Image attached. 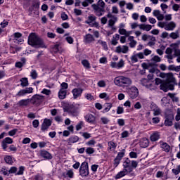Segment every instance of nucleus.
<instances>
[{"label": "nucleus", "mask_w": 180, "mask_h": 180, "mask_svg": "<svg viewBox=\"0 0 180 180\" xmlns=\"http://www.w3.org/2000/svg\"><path fill=\"white\" fill-rule=\"evenodd\" d=\"M27 42L29 45H31L34 48H46V45L43 39L39 38V37H38V35L34 32H32L29 35Z\"/></svg>", "instance_id": "obj_1"}, {"label": "nucleus", "mask_w": 180, "mask_h": 180, "mask_svg": "<svg viewBox=\"0 0 180 180\" xmlns=\"http://www.w3.org/2000/svg\"><path fill=\"white\" fill-rule=\"evenodd\" d=\"M63 176L64 177H70V179H72V177H74V172L72 169H70L66 172L63 173Z\"/></svg>", "instance_id": "obj_28"}, {"label": "nucleus", "mask_w": 180, "mask_h": 180, "mask_svg": "<svg viewBox=\"0 0 180 180\" xmlns=\"http://www.w3.org/2000/svg\"><path fill=\"white\" fill-rule=\"evenodd\" d=\"M53 51L55 52V53H58V52L62 53L63 49L60 45L56 44V45H54V46L53 47Z\"/></svg>", "instance_id": "obj_36"}, {"label": "nucleus", "mask_w": 180, "mask_h": 180, "mask_svg": "<svg viewBox=\"0 0 180 180\" xmlns=\"http://www.w3.org/2000/svg\"><path fill=\"white\" fill-rule=\"evenodd\" d=\"M25 171V166H20L19 169L16 172V175L23 174Z\"/></svg>", "instance_id": "obj_52"}, {"label": "nucleus", "mask_w": 180, "mask_h": 180, "mask_svg": "<svg viewBox=\"0 0 180 180\" xmlns=\"http://www.w3.org/2000/svg\"><path fill=\"white\" fill-rule=\"evenodd\" d=\"M141 83L143 86H145L147 89H149V90H156L157 86L154 83H151L147 80V79H143L141 81Z\"/></svg>", "instance_id": "obj_12"}, {"label": "nucleus", "mask_w": 180, "mask_h": 180, "mask_svg": "<svg viewBox=\"0 0 180 180\" xmlns=\"http://www.w3.org/2000/svg\"><path fill=\"white\" fill-rule=\"evenodd\" d=\"M128 94L131 98H136L139 94V89L136 86H131L128 90Z\"/></svg>", "instance_id": "obj_7"}, {"label": "nucleus", "mask_w": 180, "mask_h": 180, "mask_svg": "<svg viewBox=\"0 0 180 180\" xmlns=\"http://www.w3.org/2000/svg\"><path fill=\"white\" fill-rule=\"evenodd\" d=\"M176 27V22L171 21L170 22H166L165 30L166 31H174Z\"/></svg>", "instance_id": "obj_18"}, {"label": "nucleus", "mask_w": 180, "mask_h": 180, "mask_svg": "<svg viewBox=\"0 0 180 180\" xmlns=\"http://www.w3.org/2000/svg\"><path fill=\"white\" fill-rule=\"evenodd\" d=\"M139 162L137 160H130L129 158H127L123 162V167H124L125 174L133 172L134 169L138 167Z\"/></svg>", "instance_id": "obj_3"}, {"label": "nucleus", "mask_w": 180, "mask_h": 180, "mask_svg": "<svg viewBox=\"0 0 180 180\" xmlns=\"http://www.w3.org/2000/svg\"><path fill=\"white\" fill-rule=\"evenodd\" d=\"M44 100V96H40L39 94H34L32 96L30 101L32 104H40Z\"/></svg>", "instance_id": "obj_10"}, {"label": "nucleus", "mask_w": 180, "mask_h": 180, "mask_svg": "<svg viewBox=\"0 0 180 180\" xmlns=\"http://www.w3.org/2000/svg\"><path fill=\"white\" fill-rule=\"evenodd\" d=\"M98 4L101 7V8H102V10L103 11V15H104L105 13V3H104L103 0H98Z\"/></svg>", "instance_id": "obj_42"}, {"label": "nucleus", "mask_w": 180, "mask_h": 180, "mask_svg": "<svg viewBox=\"0 0 180 180\" xmlns=\"http://www.w3.org/2000/svg\"><path fill=\"white\" fill-rule=\"evenodd\" d=\"M40 155L42 158H44V159H52L53 156L50 152H48V150H46L45 149H42L40 150Z\"/></svg>", "instance_id": "obj_19"}, {"label": "nucleus", "mask_w": 180, "mask_h": 180, "mask_svg": "<svg viewBox=\"0 0 180 180\" xmlns=\"http://www.w3.org/2000/svg\"><path fill=\"white\" fill-rule=\"evenodd\" d=\"M179 37H180V34L179 31H175V32H171V34H169V37L172 38V39H178Z\"/></svg>", "instance_id": "obj_37"}, {"label": "nucleus", "mask_w": 180, "mask_h": 180, "mask_svg": "<svg viewBox=\"0 0 180 180\" xmlns=\"http://www.w3.org/2000/svg\"><path fill=\"white\" fill-rule=\"evenodd\" d=\"M100 98H105V100H109L110 97L108 96L107 93H101L99 94Z\"/></svg>", "instance_id": "obj_56"}, {"label": "nucleus", "mask_w": 180, "mask_h": 180, "mask_svg": "<svg viewBox=\"0 0 180 180\" xmlns=\"http://www.w3.org/2000/svg\"><path fill=\"white\" fill-rule=\"evenodd\" d=\"M17 170H18V169L15 166H12L8 170V176H9L10 173H15V174H16Z\"/></svg>", "instance_id": "obj_55"}, {"label": "nucleus", "mask_w": 180, "mask_h": 180, "mask_svg": "<svg viewBox=\"0 0 180 180\" xmlns=\"http://www.w3.org/2000/svg\"><path fill=\"white\" fill-rule=\"evenodd\" d=\"M82 64L83 65V66H84V68H86V69H90L91 68L90 63L86 59L82 60Z\"/></svg>", "instance_id": "obj_44"}, {"label": "nucleus", "mask_w": 180, "mask_h": 180, "mask_svg": "<svg viewBox=\"0 0 180 180\" xmlns=\"http://www.w3.org/2000/svg\"><path fill=\"white\" fill-rule=\"evenodd\" d=\"M120 38V35H119V34H115V37H112V39L111 41L112 45H117Z\"/></svg>", "instance_id": "obj_31"}, {"label": "nucleus", "mask_w": 180, "mask_h": 180, "mask_svg": "<svg viewBox=\"0 0 180 180\" xmlns=\"http://www.w3.org/2000/svg\"><path fill=\"white\" fill-rule=\"evenodd\" d=\"M114 83L119 87H129L131 86L133 81L130 77L126 76H117L114 79Z\"/></svg>", "instance_id": "obj_2"}, {"label": "nucleus", "mask_w": 180, "mask_h": 180, "mask_svg": "<svg viewBox=\"0 0 180 180\" xmlns=\"http://www.w3.org/2000/svg\"><path fill=\"white\" fill-rule=\"evenodd\" d=\"M124 176H126L125 167H124L123 169L121 170L120 172H118V173L115 176V179H120Z\"/></svg>", "instance_id": "obj_38"}, {"label": "nucleus", "mask_w": 180, "mask_h": 180, "mask_svg": "<svg viewBox=\"0 0 180 180\" xmlns=\"http://www.w3.org/2000/svg\"><path fill=\"white\" fill-rule=\"evenodd\" d=\"M41 93L43 94H46V96H50L51 94V90H49L48 89H43Z\"/></svg>", "instance_id": "obj_60"}, {"label": "nucleus", "mask_w": 180, "mask_h": 180, "mask_svg": "<svg viewBox=\"0 0 180 180\" xmlns=\"http://www.w3.org/2000/svg\"><path fill=\"white\" fill-rule=\"evenodd\" d=\"M79 104H75V105H72L69 110H68L69 114L70 115H73V117H77L79 114Z\"/></svg>", "instance_id": "obj_6"}, {"label": "nucleus", "mask_w": 180, "mask_h": 180, "mask_svg": "<svg viewBox=\"0 0 180 180\" xmlns=\"http://www.w3.org/2000/svg\"><path fill=\"white\" fill-rule=\"evenodd\" d=\"M39 6H40L39 1H38V0H34L32 6H33L34 8H39Z\"/></svg>", "instance_id": "obj_62"}, {"label": "nucleus", "mask_w": 180, "mask_h": 180, "mask_svg": "<svg viewBox=\"0 0 180 180\" xmlns=\"http://www.w3.org/2000/svg\"><path fill=\"white\" fill-rule=\"evenodd\" d=\"M148 38L150 39V41L148 43V45L149 46H153L154 45H155V37H151L150 35H148Z\"/></svg>", "instance_id": "obj_40"}, {"label": "nucleus", "mask_w": 180, "mask_h": 180, "mask_svg": "<svg viewBox=\"0 0 180 180\" xmlns=\"http://www.w3.org/2000/svg\"><path fill=\"white\" fill-rule=\"evenodd\" d=\"M176 121L180 120V108H177L176 115L175 117Z\"/></svg>", "instance_id": "obj_64"}, {"label": "nucleus", "mask_w": 180, "mask_h": 180, "mask_svg": "<svg viewBox=\"0 0 180 180\" xmlns=\"http://www.w3.org/2000/svg\"><path fill=\"white\" fill-rule=\"evenodd\" d=\"M112 107V103H106L105 104H104V108L103 110V112H108V111H110Z\"/></svg>", "instance_id": "obj_33"}, {"label": "nucleus", "mask_w": 180, "mask_h": 180, "mask_svg": "<svg viewBox=\"0 0 180 180\" xmlns=\"http://www.w3.org/2000/svg\"><path fill=\"white\" fill-rule=\"evenodd\" d=\"M30 93H33V87H26V89L20 90L17 93L16 97H23L24 96H26V94H29Z\"/></svg>", "instance_id": "obj_8"}, {"label": "nucleus", "mask_w": 180, "mask_h": 180, "mask_svg": "<svg viewBox=\"0 0 180 180\" xmlns=\"http://www.w3.org/2000/svg\"><path fill=\"white\" fill-rule=\"evenodd\" d=\"M97 84L99 87H105V86H106V83H105V80H99V82H98Z\"/></svg>", "instance_id": "obj_61"}, {"label": "nucleus", "mask_w": 180, "mask_h": 180, "mask_svg": "<svg viewBox=\"0 0 180 180\" xmlns=\"http://www.w3.org/2000/svg\"><path fill=\"white\" fill-rule=\"evenodd\" d=\"M117 148V143L112 141L108 142V150H115Z\"/></svg>", "instance_id": "obj_32"}, {"label": "nucleus", "mask_w": 180, "mask_h": 180, "mask_svg": "<svg viewBox=\"0 0 180 180\" xmlns=\"http://www.w3.org/2000/svg\"><path fill=\"white\" fill-rule=\"evenodd\" d=\"M51 124L52 122L51 120L45 118L41 125V131H46L49 128V127H51Z\"/></svg>", "instance_id": "obj_16"}, {"label": "nucleus", "mask_w": 180, "mask_h": 180, "mask_svg": "<svg viewBox=\"0 0 180 180\" xmlns=\"http://www.w3.org/2000/svg\"><path fill=\"white\" fill-rule=\"evenodd\" d=\"M125 155V150L124 149L121 152H118V158H119V163H120V160H122V158H124Z\"/></svg>", "instance_id": "obj_50"}, {"label": "nucleus", "mask_w": 180, "mask_h": 180, "mask_svg": "<svg viewBox=\"0 0 180 180\" xmlns=\"http://www.w3.org/2000/svg\"><path fill=\"white\" fill-rule=\"evenodd\" d=\"M79 174L82 176H86L89 174V167L88 162H83L79 167Z\"/></svg>", "instance_id": "obj_5"}, {"label": "nucleus", "mask_w": 180, "mask_h": 180, "mask_svg": "<svg viewBox=\"0 0 180 180\" xmlns=\"http://www.w3.org/2000/svg\"><path fill=\"white\" fill-rule=\"evenodd\" d=\"M149 145V141L147 139V138H143L140 141V146L141 148H147Z\"/></svg>", "instance_id": "obj_25"}, {"label": "nucleus", "mask_w": 180, "mask_h": 180, "mask_svg": "<svg viewBox=\"0 0 180 180\" xmlns=\"http://www.w3.org/2000/svg\"><path fill=\"white\" fill-rule=\"evenodd\" d=\"M118 165H120L119 153H117V155L114 159V166L117 167Z\"/></svg>", "instance_id": "obj_59"}, {"label": "nucleus", "mask_w": 180, "mask_h": 180, "mask_svg": "<svg viewBox=\"0 0 180 180\" xmlns=\"http://www.w3.org/2000/svg\"><path fill=\"white\" fill-rule=\"evenodd\" d=\"M137 45V41L134 39V37H133L132 42H129L130 48H135Z\"/></svg>", "instance_id": "obj_58"}, {"label": "nucleus", "mask_w": 180, "mask_h": 180, "mask_svg": "<svg viewBox=\"0 0 180 180\" xmlns=\"http://www.w3.org/2000/svg\"><path fill=\"white\" fill-rule=\"evenodd\" d=\"M5 162L8 163V165H12L13 163L12 156L8 155L5 158Z\"/></svg>", "instance_id": "obj_47"}, {"label": "nucleus", "mask_w": 180, "mask_h": 180, "mask_svg": "<svg viewBox=\"0 0 180 180\" xmlns=\"http://www.w3.org/2000/svg\"><path fill=\"white\" fill-rule=\"evenodd\" d=\"M160 146L165 152H169L171 150V146L167 143V142H163L162 141H160Z\"/></svg>", "instance_id": "obj_20"}, {"label": "nucleus", "mask_w": 180, "mask_h": 180, "mask_svg": "<svg viewBox=\"0 0 180 180\" xmlns=\"http://www.w3.org/2000/svg\"><path fill=\"white\" fill-rule=\"evenodd\" d=\"M140 30H143V31H150L153 28V25L150 24H140L139 25Z\"/></svg>", "instance_id": "obj_22"}, {"label": "nucleus", "mask_w": 180, "mask_h": 180, "mask_svg": "<svg viewBox=\"0 0 180 180\" xmlns=\"http://www.w3.org/2000/svg\"><path fill=\"white\" fill-rule=\"evenodd\" d=\"M160 77L166 78L167 82V89L169 90H174L175 84H177L175 77H174L173 73H160Z\"/></svg>", "instance_id": "obj_4"}, {"label": "nucleus", "mask_w": 180, "mask_h": 180, "mask_svg": "<svg viewBox=\"0 0 180 180\" xmlns=\"http://www.w3.org/2000/svg\"><path fill=\"white\" fill-rule=\"evenodd\" d=\"M95 149L94 148L89 147L86 148V153L88 155H91L92 153H94Z\"/></svg>", "instance_id": "obj_49"}, {"label": "nucleus", "mask_w": 180, "mask_h": 180, "mask_svg": "<svg viewBox=\"0 0 180 180\" xmlns=\"http://www.w3.org/2000/svg\"><path fill=\"white\" fill-rule=\"evenodd\" d=\"M109 122H110V118H108V117H101L100 118L101 124H103L106 125L107 124H109Z\"/></svg>", "instance_id": "obj_34"}, {"label": "nucleus", "mask_w": 180, "mask_h": 180, "mask_svg": "<svg viewBox=\"0 0 180 180\" xmlns=\"http://www.w3.org/2000/svg\"><path fill=\"white\" fill-rule=\"evenodd\" d=\"M44 177L42 174H35L32 177V180H43Z\"/></svg>", "instance_id": "obj_46"}, {"label": "nucleus", "mask_w": 180, "mask_h": 180, "mask_svg": "<svg viewBox=\"0 0 180 180\" xmlns=\"http://www.w3.org/2000/svg\"><path fill=\"white\" fill-rule=\"evenodd\" d=\"M160 89L163 90L164 91H168V82L167 83H162L160 84Z\"/></svg>", "instance_id": "obj_43"}, {"label": "nucleus", "mask_w": 180, "mask_h": 180, "mask_svg": "<svg viewBox=\"0 0 180 180\" xmlns=\"http://www.w3.org/2000/svg\"><path fill=\"white\" fill-rule=\"evenodd\" d=\"M117 124L118 125H120V127H123L124 125H125V121L124 118H119L117 120Z\"/></svg>", "instance_id": "obj_57"}, {"label": "nucleus", "mask_w": 180, "mask_h": 180, "mask_svg": "<svg viewBox=\"0 0 180 180\" xmlns=\"http://www.w3.org/2000/svg\"><path fill=\"white\" fill-rule=\"evenodd\" d=\"M84 89L82 87H75L72 90V94H73V98L77 99L82 97Z\"/></svg>", "instance_id": "obj_11"}, {"label": "nucleus", "mask_w": 180, "mask_h": 180, "mask_svg": "<svg viewBox=\"0 0 180 180\" xmlns=\"http://www.w3.org/2000/svg\"><path fill=\"white\" fill-rule=\"evenodd\" d=\"M84 117L87 122H94L96 120V117H94V115H93V114H86Z\"/></svg>", "instance_id": "obj_29"}, {"label": "nucleus", "mask_w": 180, "mask_h": 180, "mask_svg": "<svg viewBox=\"0 0 180 180\" xmlns=\"http://www.w3.org/2000/svg\"><path fill=\"white\" fill-rule=\"evenodd\" d=\"M173 120H174V115H169V117H166L165 121V125H167L168 127H172L173 125Z\"/></svg>", "instance_id": "obj_21"}, {"label": "nucleus", "mask_w": 180, "mask_h": 180, "mask_svg": "<svg viewBox=\"0 0 180 180\" xmlns=\"http://www.w3.org/2000/svg\"><path fill=\"white\" fill-rule=\"evenodd\" d=\"M160 132H153V134H152L150 136V141H152L153 142L155 141H158V139H160Z\"/></svg>", "instance_id": "obj_24"}, {"label": "nucleus", "mask_w": 180, "mask_h": 180, "mask_svg": "<svg viewBox=\"0 0 180 180\" xmlns=\"http://www.w3.org/2000/svg\"><path fill=\"white\" fill-rule=\"evenodd\" d=\"M162 112L161 108L156 105V109L155 110V112H153V115H160Z\"/></svg>", "instance_id": "obj_53"}, {"label": "nucleus", "mask_w": 180, "mask_h": 180, "mask_svg": "<svg viewBox=\"0 0 180 180\" xmlns=\"http://www.w3.org/2000/svg\"><path fill=\"white\" fill-rule=\"evenodd\" d=\"M29 103H30L29 98H27L25 100H20L19 101L20 105H28Z\"/></svg>", "instance_id": "obj_48"}, {"label": "nucleus", "mask_w": 180, "mask_h": 180, "mask_svg": "<svg viewBox=\"0 0 180 180\" xmlns=\"http://www.w3.org/2000/svg\"><path fill=\"white\" fill-rule=\"evenodd\" d=\"M168 96L170 97V98H172L173 101H179V97H176L173 93H168Z\"/></svg>", "instance_id": "obj_45"}, {"label": "nucleus", "mask_w": 180, "mask_h": 180, "mask_svg": "<svg viewBox=\"0 0 180 180\" xmlns=\"http://www.w3.org/2000/svg\"><path fill=\"white\" fill-rule=\"evenodd\" d=\"M119 34L121 35H125V37H129V35H131V32L127 31L124 27L119 29Z\"/></svg>", "instance_id": "obj_35"}, {"label": "nucleus", "mask_w": 180, "mask_h": 180, "mask_svg": "<svg viewBox=\"0 0 180 180\" xmlns=\"http://www.w3.org/2000/svg\"><path fill=\"white\" fill-rule=\"evenodd\" d=\"M118 18L117 17H116L115 15H112V17L110 20H109L108 21V25L109 27H111L112 30L113 28V25H115V24L117 22Z\"/></svg>", "instance_id": "obj_26"}, {"label": "nucleus", "mask_w": 180, "mask_h": 180, "mask_svg": "<svg viewBox=\"0 0 180 180\" xmlns=\"http://www.w3.org/2000/svg\"><path fill=\"white\" fill-rule=\"evenodd\" d=\"M58 96L59 98L63 100L67 96V90H64V89L61 87L60 90H59Z\"/></svg>", "instance_id": "obj_27"}, {"label": "nucleus", "mask_w": 180, "mask_h": 180, "mask_svg": "<svg viewBox=\"0 0 180 180\" xmlns=\"http://www.w3.org/2000/svg\"><path fill=\"white\" fill-rule=\"evenodd\" d=\"M38 75L37 70H32L31 72V77L32 79H37Z\"/></svg>", "instance_id": "obj_63"}, {"label": "nucleus", "mask_w": 180, "mask_h": 180, "mask_svg": "<svg viewBox=\"0 0 180 180\" xmlns=\"http://www.w3.org/2000/svg\"><path fill=\"white\" fill-rule=\"evenodd\" d=\"M20 85L22 87H26L25 89H27V86H29V82H28V79L27 77H22V79H20Z\"/></svg>", "instance_id": "obj_30"}, {"label": "nucleus", "mask_w": 180, "mask_h": 180, "mask_svg": "<svg viewBox=\"0 0 180 180\" xmlns=\"http://www.w3.org/2000/svg\"><path fill=\"white\" fill-rule=\"evenodd\" d=\"M21 37H22V34L20 32H15L13 34L14 42H17L18 44L23 42V39L21 38Z\"/></svg>", "instance_id": "obj_17"}, {"label": "nucleus", "mask_w": 180, "mask_h": 180, "mask_svg": "<svg viewBox=\"0 0 180 180\" xmlns=\"http://www.w3.org/2000/svg\"><path fill=\"white\" fill-rule=\"evenodd\" d=\"M97 44H99L100 45H101L104 48L105 51H108V47L107 45V42H105V41H102L101 39H98V41H97Z\"/></svg>", "instance_id": "obj_41"}, {"label": "nucleus", "mask_w": 180, "mask_h": 180, "mask_svg": "<svg viewBox=\"0 0 180 180\" xmlns=\"http://www.w3.org/2000/svg\"><path fill=\"white\" fill-rule=\"evenodd\" d=\"M94 41H95V38L91 34H87L84 37V42L86 44H91V42H93Z\"/></svg>", "instance_id": "obj_23"}, {"label": "nucleus", "mask_w": 180, "mask_h": 180, "mask_svg": "<svg viewBox=\"0 0 180 180\" xmlns=\"http://www.w3.org/2000/svg\"><path fill=\"white\" fill-rule=\"evenodd\" d=\"M92 8L94 11V13L98 17H101L103 15V10L101 8V6L99 5V1H98L97 4H92Z\"/></svg>", "instance_id": "obj_9"}, {"label": "nucleus", "mask_w": 180, "mask_h": 180, "mask_svg": "<svg viewBox=\"0 0 180 180\" xmlns=\"http://www.w3.org/2000/svg\"><path fill=\"white\" fill-rule=\"evenodd\" d=\"M68 141L72 143H75V142H78L79 136H77V135H73L72 136H70L69 138Z\"/></svg>", "instance_id": "obj_39"}, {"label": "nucleus", "mask_w": 180, "mask_h": 180, "mask_svg": "<svg viewBox=\"0 0 180 180\" xmlns=\"http://www.w3.org/2000/svg\"><path fill=\"white\" fill-rule=\"evenodd\" d=\"M115 52L117 53H127L129 52V46L127 45H122V46L120 45L117 46Z\"/></svg>", "instance_id": "obj_14"}, {"label": "nucleus", "mask_w": 180, "mask_h": 180, "mask_svg": "<svg viewBox=\"0 0 180 180\" xmlns=\"http://www.w3.org/2000/svg\"><path fill=\"white\" fill-rule=\"evenodd\" d=\"M13 141L12 138H10L9 136H7L6 138H4L1 142V146L4 150H6V148H8V143H13Z\"/></svg>", "instance_id": "obj_15"}, {"label": "nucleus", "mask_w": 180, "mask_h": 180, "mask_svg": "<svg viewBox=\"0 0 180 180\" xmlns=\"http://www.w3.org/2000/svg\"><path fill=\"white\" fill-rule=\"evenodd\" d=\"M131 60L133 63H136V62H139L138 53L135 55H132V56H131Z\"/></svg>", "instance_id": "obj_51"}, {"label": "nucleus", "mask_w": 180, "mask_h": 180, "mask_svg": "<svg viewBox=\"0 0 180 180\" xmlns=\"http://www.w3.org/2000/svg\"><path fill=\"white\" fill-rule=\"evenodd\" d=\"M96 17L95 15H89L87 21H86V24H89L91 27H98V22H96Z\"/></svg>", "instance_id": "obj_13"}, {"label": "nucleus", "mask_w": 180, "mask_h": 180, "mask_svg": "<svg viewBox=\"0 0 180 180\" xmlns=\"http://www.w3.org/2000/svg\"><path fill=\"white\" fill-rule=\"evenodd\" d=\"M0 172L4 174V176H9L8 170L6 169V167H2L0 170Z\"/></svg>", "instance_id": "obj_54"}]
</instances>
